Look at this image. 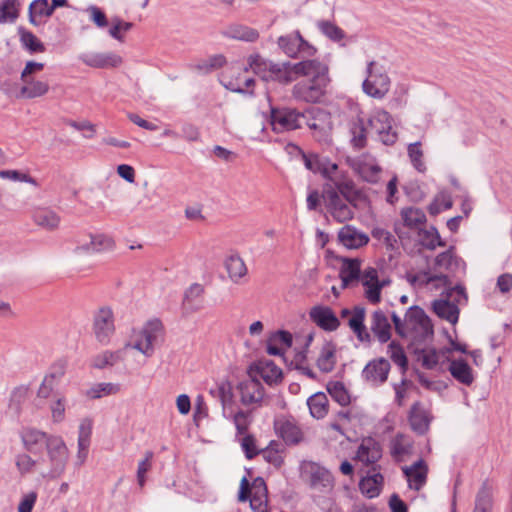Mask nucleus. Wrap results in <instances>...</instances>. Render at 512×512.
Masks as SVG:
<instances>
[{
    "label": "nucleus",
    "instance_id": "obj_62",
    "mask_svg": "<svg viewBox=\"0 0 512 512\" xmlns=\"http://www.w3.org/2000/svg\"><path fill=\"white\" fill-rule=\"evenodd\" d=\"M56 399L50 404L51 418L55 423H60L65 418V398L61 395H55Z\"/></svg>",
    "mask_w": 512,
    "mask_h": 512
},
{
    "label": "nucleus",
    "instance_id": "obj_1",
    "mask_svg": "<svg viewBox=\"0 0 512 512\" xmlns=\"http://www.w3.org/2000/svg\"><path fill=\"white\" fill-rule=\"evenodd\" d=\"M309 67L304 69L300 77H307L309 80L301 81L292 88V96L299 101L316 103L320 101L329 83L328 67L318 60H306Z\"/></svg>",
    "mask_w": 512,
    "mask_h": 512
},
{
    "label": "nucleus",
    "instance_id": "obj_40",
    "mask_svg": "<svg viewBox=\"0 0 512 512\" xmlns=\"http://www.w3.org/2000/svg\"><path fill=\"white\" fill-rule=\"evenodd\" d=\"M360 268L361 262L358 259H343L339 272L343 288L348 287L351 282L359 279Z\"/></svg>",
    "mask_w": 512,
    "mask_h": 512
},
{
    "label": "nucleus",
    "instance_id": "obj_57",
    "mask_svg": "<svg viewBox=\"0 0 512 512\" xmlns=\"http://www.w3.org/2000/svg\"><path fill=\"white\" fill-rule=\"evenodd\" d=\"M351 134V142L354 147L363 148L366 145L367 127L362 119L353 122Z\"/></svg>",
    "mask_w": 512,
    "mask_h": 512
},
{
    "label": "nucleus",
    "instance_id": "obj_4",
    "mask_svg": "<svg viewBox=\"0 0 512 512\" xmlns=\"http://www.w3.org/2000/svg\"><path fill=\"white\" fill-rule=\"evenodd\" d=\"M467 302L465 288L461 285H455L447 291H442L440 298L432 303L434 313L441 319L454 325L458 322L460 308L459 306Z\"/></svg>",
    "mask_w": 512,
    "mask_h": 512
},
{
    "label": "nucleus",
    "instance_id": "obj_11",
    "mask_svg": "<svg viewBox=\"0 0 512 512\" xmlns=\"http://www.w3.org/2000/svg\"><path fill=\"white\" fill-rule=\"evenodd\" d=\"M370 131L378 135L379 140L385 145H392L397 140V133L393 131L391 116L384 110L376 111L368 120Z\"/></svg>",
    "mask_w": 512,
    "mask_h": 512
},
{
    "label": "nucleus",
    "instance_id": "obj_18",
    "mask_svg": "<svg viewBox=\"0 0 512 512\" xmlns=\"http://www.w3.org/2000/svg\"><path fill=\"white\" fill-rule=\"evenodd\" d=\"M337 240L346 249L356 250L368 244L369 236L355 226L346 224L339 229Z\"/></svg>",
    "mask_w": 512,
    "mask_h": 512
},
{
    "label": "nucleus",
    "instance_id": "obj_27",
    "mask_svg": "<svg viewBox=\"0 0 512 512\" xmlns=\"http://www.w3.org/2000/svg\"><path fill=\"white\" fill-rule=\"evenodd\" d=\"M310 318L317 326L326 331H334L340 325L335 313L327 306L313 307L310 311Z\"/></svg>",
    "mask_w": 512,
    "mask_h": 512
},
{
    "label": "nucleus",
    "instance_id": "obj_35",
    "mask_svg": "<svg viewBox=\"0 0 512 512\" xmlns=\"http://www.w3.org/2000/svg\"><path fill=\"white\" fill-rule=\"evenodd\" d=\"M493 486L486 480L482 483L475 496L472 512H492Z\"/></svg>",
    "mask_w": 512,
    "mask_h": 512
},
{
    "label": "nucleus",
    "instance_id": "obj_29",
    "mask_svg": "<svg viewBox=\"0 0 512 512\" xmlns=\"http://www.w3.org/2000/svg\"><path fill=\"white\" fill-rule=\"evenodd\" d=\"M411 489L420 490L426 483L428 468L424 460L420 459L411 466L402 468Z\"/></svg>",
    "mask_w": 512,
    "mask_h": 512
},
{
    "label": "nucleus",
    "instance_id": "obj_58",
    "mask_svg": "<svg viewBox=\"0 0 512 512\" xmlns=\"http://www.w3.org/2000/svg\"><path fill=\"white\" fill-rule=\"evenodd\" d=\"M317 26L319 30L332 41L339 42L345 37L344 31L330 21H319Z\"/></svg>",
    "mask_w": 512,
    "mask_h": 512
},
{
    "label": "nucleus",
    "instance_id": "obj_25",
    "mask_svg": "<svg viewBox=\"0 0 512 512\" xmlns=\"http://www.w3.org/2000/svg\"><path fill=\"white\" fill-rule=\"evenodd\" d=\"M448 361V371L451 376L459 383L465 386H471L475 380V376L472 368L469 366L466 360L459 359H451L447 357Z\"/></svg>",
    "mask_w": 512,
    "mask_h": 512
},
{
    "label": "nucleus",
    "instance_id": "obj_21",
    "mask_svg": "<svg viewBox=\"0 0 512 512\" xmlns=\"http://www.w3.org/2000/svg\"><path fill=\"white\" fill-rule=\"evenodd\" d=\"M362 285L365 287V297L373 304L380 302L381 290L386 285V281H379L378 272L374 268L364 270L361 275Z\"/></svg>",
    "mask_w": 512,
    "mask_h": 512
},
{
    "label": "nucleus",
    "instance_id": "obj_3",
    "mask_svg": "<svg viewBox=\"0 0 512 512\" xmlns=\"http://www.w3.org/2000/svg\"><path fill=\"white\" fill-rule=\"evenodd\" d=\"M164 338V327L159 319L147 321L143 327L135 331L124 349L133 348L143 354L145 357H151L154 354L155 346Z\"/></svg>",
    "mask_w": 512,
    "mask_h": 512
},
{
    "label": "nucleus",
    "instance_id": "obj_45",
    "mask_svg": "<svg viewBox=\"0 0 512 512\" xmlns=\"http://www.w3.org/2000/svg\"><path fill=\"white\" fill-rule=\"evenodd\" d=\"M307 405L311 416L316 419H322L328 413V398L323 392H317L310 396Z\"/></svg>",
    "mask_w": 512,
    "mask_h": 512
},
{
    "label": "nucleus",
    "instance_id": "obj_17",
    "mask_svg": "<svg viewBox=\"0 0 512 512\" xmlns=\"http://www.w3.org/2000/svg\"><path fill=\"white\" fill-rule=\"evenodd\" d=\"M352 169L365 181L376 183L380 178L381 167L370 155H362L350 161Z\"/></svg>",
    "mask_w": 512,
    "mask_h": 512
},
{
    "label": "nucleus",
    "instance_id": "obj_19",
    "mask_svg": "<svg viewBox=\"0 0 512 512\" xmlns=\"http://www.w3.org/2000/svg\"><path fill=\"white\" fill-rule=\"evenodd\" d=\"M278 45L289 57H295L300 52L308 56L315 53V49L302 38L299 32L279 37Z\"/></svg>",
    "mask_w": 512,
    "mask_h": 512
},
{
    "label": "nucleus",
    "instance_id": "obj_64",
    "mask_svg": "<svg viewBox=\"0 0 512 512\" xmlns=\"http://www.w3.org/2000/svg\"><path fill=\"white\" fill-rule=\"evenodd\" d=\"M372 237L386 245L387 249H395L397 243L396 238L386 229L375 227L372 229Z\"/></svg>",
    "mask_w": 512,
    "mask_h": 512
},
{
    "label": "nucleus",
    "instance_id": "obj_41",
    "mask_svg": "<svg viewBox=\"0 0 512 512\" xmlns=\"http://www.w3.org/2000/svg\"><path fill=\"white\" fill-rule=\"evenodd\" d=\"M384 478L379 472H373L371 475L364 477L360 483L359 488L361 492L368 498L377 497L382 489Z\"/></svg>",
    "mask_w": 512,
    "mask_h": 512
},
{
    "label": "nucleus",
    "instance_id": "obj_55",
    "mask_svg": "<svg viewBox=\"0 0 512 512\" xmlns=\"http://www.w3.org/2000/svg\"><path fill=\"white\" fill-rule=\"evenodd\" d=\"M304 163L307 169L320 173L324 176L328 172L329 166L333 163L327 157H320L318 155H304Z\"/></svg>",
    "mask_w": 512,
    "mask_h": 512
},
{
    "label": "nucleus",
    "instance_id": "obj_61",
    "mask_svg": "<svg viewBox=\"0 0 512 512\" xmlns=\"http://www.w3.org/2000/svg\"><path fill=\"white\" fill-rule=\"evenodd\" d=\"M111 23L112 26L109 29V35L118 41H123L122 34L128 32L133 26L131 22H125L118 17L112 18Z\"/></svg>",
    "mask_w": 512,
    "mask_h": 512
},
{
    "label": "nucleus",
    "instance_id": "obj_13",
    "mask_svg": "<svg viewBox=\"0 0 512 512\" xmlns=\"http://www.w3.org/2000/svg\"><path fill=\"white\" fill-rule=\"evenodd\" d=\"M335 190L326 192V207L333 217L339 223L351 220L354 217L352 207Z\"/></svg>",
    "mask_w": 512,
    "mask_h": 512
},
{
    "label": "nucleus",
    "instance_id": "obj_2",
    "mask_svg": "<svg viewBox=\"0 0 512 512\" xmlns=\"http://www.w3.org/2000/svg\"><path fill=\"white\" fill-rule=\"evenodd\" d=\"M391 319L396 333L401 337L425 339L433 334V326L429 317L418 306L410 307L403 320L396 312L392 311Z\"/></svg>",
    "mask_w": 512,
    "mask_h": 512
},
{
    "label": "nucleus",
    "instance_id": "obj_39",
    "mask_svg": "<svg viewBox=\"0 0 512 512\" xmlns=\"http://www.w3.org/2000/svg\"><path fill=\"white\" fill-rule=\"evenodd\" d=\"M224 266L230 280L235 284H240L241 279L247 274V267L243 259L238 255H231L226 258Z\"/></svg>",
    "mask_w": 512,
    "mask_h": 512
},
{
    "label": "nucleus",
    "instance_id": "obj_44",
    "mask_svg": "<svg viewBox=\"0 0 512 512\" xmlns=\"http://www.w3.org/2000/svg\"><path fill=\"white\" fill-rule=\"evenodd\" d=\"M416 241L426 249L434 250L438 246H444L435 227L426 229L425 226L414 236Z\"/></svg>",
    "mask_w": 512,
    "mask_h": 512
},
{
    "label": "nucleus",
    "instance_id": "obj_33",
    "mask_svg": "<svg viewBox=\"0 0 512 512\" xmlns=\"http://www.w3.org/2000/svg\"><path fill=\"white\" fill-rule=\"evenodd\" d=\"M249 374L259 381L262 379L269 385L276 384L282 379L281 369L271 362L251 367Z\"/></svg>",
    "mask_w": 512,
    "mask_h": 512
},
{
    "label": "nucleus",
    "instance_id": "obj_7",
    "mask_svg": "<svg viewBox=\"0 0 512 512\" xmlns=\"http://www.w3.org/2000/svg\"><path fill=\"white\" fill-rule=\"evenodd\" d=\"M367 76L363 81V91L370 97L382 99L390 89V79L383 65L371 61L367 65Z\"/></svg>",
    "mask_w": 512,
    "mask_h": 512
},
{
    "label": "nucleus",
    "instance_id": "obj_6",
    "mask_svg": "<svg viewBox=\"0 0 512 512\" xmlns=\"http://www.w3.org/2000/svg\"><path fill=\"white\" fill-rule=\"evenodd\" d=\"M46 451L49 469L42 475L50 479L59 478L64 473L69 458V451L62 437L51 436Z\"/></svg>",
    "mask_w": 512,
    "mask_h": 512
},
{
    "label": "nucleus",
    "instance_id": "obj_28",
    "mask_svg": "<svg viewBox=\"0 0 512 512\" xmlns=\"http://www.w3.org/2000/svg\"><path fill=\"white\" fill-rule=\"evenodd\" d=\"M382 456L380 444L373 438H364L357 450L356 458L365 465L376 463Z\"/></svg>",
    "mask_w": 512,
    "mask_h": 512
},
{
    "label": "nucleus",
    "instance_id": "obj_50",
    "mask_svg": "<svg viewBox=\"0 0 512 512\" xmlns=\"http://www.w3.org/2000/svg\"><path fill=\"white\" fill-rule=\"evenodd\" d=\"M20 41L30 53H43L44 44L30 31L19 28Z\"/></svg>",
    "mask_w": 512,
    "mask_h": 512
},
{
    "label": "nucleus",
    "instance_id": "obj_8",
    "mask_svg": "<svg viewBox=\"0 0 512 512\" xmlns=\"http://www.w3.org/2000/svg\"><path fill=\"white\" fill-rule=\"evenodd\" d=\"M115 318L109 306L99 307L92 316V333L101 345H108L115 334Z\"/></svg>",
    "mask_w": 512,
    "mask_h": 512
},
{
    "label": "nucleus",
    "instance_id": "obj_20",
    "mask_svg": "<svg viewBox=\"0 0 512 512\" xmlns=\"http://www.w3.org/2000/svg\"><path fill=\"white\" fill-rule=\"evenodd\" d=\"M408 280L412 285L426 286L431 290L444 289L447 291L454 288L447 275L430 274L429 272H420L414 275H408Z\"/></svg>",
    "mask_w": 512,
    "mask_h": 512
},
{
    "label": "nucleus",
    "instance_id": "obj_31",
    "mask_svg": "<svg viewBox=\"0 0 512 512\" xmlns=\"http://www.w3.org/2000/svg\"><path fill=\"white\" fill-rule=\"evenodd\" d=\"M336 352L337 348L333 342L323 343L316 359V366L321 372L329 373L335 368L337 363Z\"/></svg>",
    "mask_w": 512,
    "mask_h": 512
},
{
    "label": "nucleus",
    "instance_id": "obj_23",
    "mask_svg": "<svg viewBox=\"0 0 512 512\" xmlns=\"http://www.w3.org/2000/svg\"><path fill=\"white\" fill-rule=\"evenodd\" d=\"M241 402L245 405L255 404L263 399L264 392L260 381L248 373V378L239 383Z\"/></svg>",
    "mask_w": 512,
    "mask_h": 512
},
{
    "label": "nucleus",
    "instance_id": "obj_12",
    "mask_svg": "<svg viewBox=\"0 0 512 512\" xmlns=\"http://www.w3.org/2000/svg\"><path fill=\"white\" fill-rule=\"evenodd\" d=\"M271 67L272 69L269 74V81H277L282 84H289L299 78L301 73L304 72V69L309 67V64H306L305 60L298 63H274Z\"/></svg>",
    "mask_w": 512,
    "mask_h": 512
},
{
    "label": "nucleus",
    "instance_id": "obj_5",
    "mask_svg": "<svg viewBox=\"0 0 512 512\" xmlns=\"http://www.w3.org/2000/svg\"><path fill=\"white\" fill-rule=\"evenodd\" d=\"M400 217L401 222L395 223L394 230L402 244L405 245L425 226L427 219L425 213L415 207L403 208Z\"/></svg>",
    "mask_w": 512,
    "mask_h": 512
},
{
    "label": "nucleus",
    "instance_id": "obj_34",
    "mask_svg": "<svg viewBox=\"0 0 512 512\" xmlns=\"http://www.w3.org/2000/svg\"><path fill=\"white\" fill-rule=\"evenodd\" d=\"M413 441L405 434L398 433L391 440L390 452L392 457L398 461H404V459L412 453Z\"/></svg>",
    "mask_w": 512,
    "mask_h": 512
},
{
    "label": "nucleus",
    "instance_id": "obj_22",
    "mask_svg": "<svg viewBox=\"0 0 512 512\" xmlns=\"http://www.w3.org/2000/svg\"><path fill=\"white\" fill-rule=\"evenodd\" d=\"M390 367L388 360L384 358L375 359L364 367L362 376L367 382L379 385L387 380Z\"/></svg>",
    "mask_w": 512,
    "mask_h": 512
},
{
    "label": "nucleus",
    "instance_id": "obj_38",
    "mask_svg": "<svg viewBox=\"0 0 512 512\" xmlns=\"http://www.w3.org/2000/svg\"><path fill=\"white\" fill-rule=\"evenodd\" d=\"M33 220L36 225L51 231L57 229L61 222L60 216L54 210L48 208L36 210L33 214Z\"/></svg>",
    "mask_w": 512,
    "mask_h": 512
},
{
    "label": "nucleus",
    "instance_id": "obj_24",
    "mask_svg": "<svg viewBox=\"0 0 512 512\" xmlns=\"http://www.w3.org/2000/svg\"><path fill=\"white\" fill-rule=\"evenodd\" d=\"M80 60L87 66L93 68H114L122 63V58L113 53H84Z\"/></svg>",
    "mask_w": 512,
    "mask_h": 512
},
{
    "label": "nucleus",
    "instance_id": "obj_32",
    "mask_svg": "<svg viewBox=\"0 0 512 512\" xmlns=\"http://www.w3.org/2000/svg\"><path fill=\"white\" fill-rule=\"evenodd\" d=\"M409 423L416 433L422 435L427 432L430 424V416L420 402H416L412 405L409 414Z\"/></svg>",
    "mask_w": 512,
    "mask_h": 512
},
{
    "label": "nucleus",
    "instance_id": "obj_52",
    "mask_svg": "<svg viewBox=\"0 0 512 512\" xmlns=\"http://www.w3.org/2000/svg\"><path fill=\"white\" fill-rule=\"evenodd\" d=\"M26 85L21 88V95L27 98H37L45 95L49 91L47 82L39 80H29Z\"/></svg>",
    "mask_w": 512,
    "mask_h": 512
},
{
    "label": "nucleus",
    "instance_id": "obj_53",
    "mask_svg": "<svg viewBox=\"0 0 512 512\" xmlns=\"http://www.w3.org/2000/svg\"><path fill=\"white\" fill-rule=\"evenodd\" d=\"M19 16V2L4 0L0 4V23H13Z\"/></svg>",
    "mask_w": 512,
    "mask_h": 512
},
{
    "label": "nucleus",
    "instance_id": "obj_49",
    "mask_svg": "<svg viewBox=\"0 0 512 512\" xmlns=\"http://www.w3.org/2000/svg\"><path fill=\"white\" fill-rule=\"evenodd\" d=\"M448 353H450V349L440 351L433 348L424 349L420 356L422 366L427 369H433L443 359H447Z\"/></svg>",
    "mask_w": 512,
    "mask_h": 512
},
{
    "label": "nucleus",
    "instance_id": "obj_60",
    "mask_svg": "<svg viewBox=\"0 0 512 512\" xmlns=\"http://www.w3.org/2000/svg\"><path fill=\"white\" fill-rule=\"evenodd\" d=\"M451 196L447 193H440L436 196L433 203L429 205V213L432 215L439 214L442 210H447L452 207Z\"/></svg>",
    "mask_w": 512,
    "mask_h": 512
},
{
    "label": "nucleus",
    "instance_id": "obj_26",
    "mask_svg": "<svg viewBox=\"0 0 512 512\" xmlns=\"http://www.w3.org/2000/svg\"><path fill=\"white\" fill-rule=\"evenodd\" d=\"M91 434H92V421L90 419H83L79 425L78 431V451L76 455V466H82L87 457H88V449L91 442Z\"/></svg>",
    "mask_w": 512,
    "mask_h": 512
},
{
    "label": "nucleus",
    "instance_id": "obj_42",
    "mask_svg": "<svg viewBox=\"0 0 512 512\" xmlns=\"http://www.w3.org/2000/svg\"><path fill=\"white\" fill-rule=\"evenodd\" d=\"M223 35L231 39L246 42H254L259 38V33L257 30L240 24H233L228 26L223 31Z\"/></svg>",
    "mask_w": 512,
    "mask_h": 512
},
{
    "label": "nucleus",
    "instance_id": "obj_36",
    "mask_svg": "<svg viewBox=\"0 0 512 512\" xmlns=\"http://www.w3.org/2000/svg\"><path fill=\"white\" fill-rule=\"evenodd\" d=\"M204 293V288L201 284L194 283L190 285L183 297L182 307L186 313L196 312L201 308L200 298Z\"/></svg>",
    "mask_w": 512,
    "mask_h": 512
},
{
    "label": "nucleus",
    "instance_id": "obj_30",
    "mask_svg": "<svg viewBox=\"0 0 512 512\" xmlns=\"http://www.w3.org/2000/svg\"><path fill=\"white\" fill-rule=\"evenodd\" d=\"M276 433L287 443L296 444L301 440L300 428L293 420L279 418L274 423Z\"/></svg>",
    "mask_w": 512,
    "mask_h": 512
},
{
    "label": "nucleus",
    "instance_id": "obj_16",
    "mask_svg": "<svg viewBox=\"0 0 512 512\" xmlns=\"http://www.w3.org/2000/svg\"><path fill=\"white\" fill-rule=\"evenodd\" d=\"M365 315L366 310L363 306H355L352 311L347 308L341 311L342 318L349 317L348 325L357 339L362 343H370L371 335L364 324Z\"/></svg>",
    "mask_w": 512,
    "mask_h": 512
},
{
    "label": "nucleus",
    "instance_id": "obj_46",
    "mask_svg": "<svg viewBox=\"0 0 512 512\" xmlns=\"http://www.w3.org/2000/svg\"><path fill=\"white\" fill-rule=\"evenodd\" d=\"M52 435L36 429H29L23 433L22 440L27 450L36 452L37 446H47L48 440Z\"/></svg>",
    "mask_w": 512,
    "mask_h": 512
},
{
    "label": "nucleus",
    "instance_id": "obj_51",
    "mask_svg": "<svg viewBox=\"0 0 512 512\" xmlns=\"http://www.w3.org/2000/svg\"><path fill=\"white\" fill-rule=\"evenodd\" d=\"M407 153L412 166L419 173H425L427 167L423 160V150L421 149V142L418 141L410 143L407 147Z\"/></svg>",
    "mask_w": 512,
    "mask_h": 512
},
{
    "label": "nucleus",
    "instance_id": "obj_47",
    "mask_svg": "<svg viewBox=\"0 0 512 512\" xmlns=\"http://www.w3.org/2000/svg\"><path fill=\"white\" fill-rule=\"evenodd\" d=\"M249 66L253 72L259 75L263 80L269 81V74L274 62L269 61L261 57L260 55H251L249 57Z\"/></svg>",
    "mask_w": 512,
    "mask_h": 512
},
{
    "label": "nucleus",
    "instance_id": "obj_9",
    "mask_svg": "<svg viewBox=\"0 0 512 512\" xmlns=\"http://www.w3.org/2000/svg\"><path fill=\"white\" fill-rule=\"evenodd\" d=\"M301 474L310 488L314 490L326 491L333 487L332 474L315 462H304L301 466Z\"/></svg>",
    "mask_w": 512,
    "mask_h": 512
},
{
    "label": "nucleus",
    "instance_id": "obj_48",
    "mask_svg": "<svg viewBox=\"0 0 512 512\" xmlns=\"http://www.w3.org/2000/svg\"><path fill=\"white\" fill-rule=\"evenodd\" d=\"M53 13V7H50L48 0H34L29 6V21L33 25H38L37 17H48Z\"/></svg>",
    "mask_w": 512,
    "mask_h": 512
},
{
    "label": "nucleus",
    "instance_id": "obj_63",
    "mask_svg": "<svg viewBox=\"0 0 512 512\" xmlns=\"http://www.w3.org/2000/svg\"><path fill=\"white\" fill-rule=\"evenodd\" d=\"M334 185L344 200L348 201L349 203H352L355 200V189L352 181L344 180L342 176L334 183Z\"/></svg>",
    "mask_w": 512,
    "mask_h": 512
},
{
    "label": "nucleus",
    "instance_id": "obj_54",
    "mask_svg": "<svg viewBox=\"0 0 512 512\" xmlns=\"http://www.w3.org/2000/svg\"><path fill=\"white\" fill-rule=\"evenodd\" d=\"M120 386L115 383H98L87 390L86 395L91 399H99L104 396L118 393Z\"/></svg>",
    "mask_w": 512,
    "mask_h": 512
},
{
    "label": "nucleus",
    "instance_id": "obj_14",
    "mask_svg": "<svg viewBox=\"0 0 512 512\" xmlns=\"http://www.w3.org/2000/svg\"><path fill=\"white\" fill-rule=\"evenodd\" d=\"M391 312L382 309L373 311L370 315V330L380 343H387L392 335Z\"/></svg>",
    "mask_w": 512,
    "mask_h": 512
},
{
    "label": "nucleus",
    "instance_id": "obj_43",
    "mask_svg": "<svg viewBox=\"0 0 512 512\" xmlns=\"http://www.w3.org/2000/svg\"><path fill=\"white\" fill-rule=\"evenodd\" d=\"M125 350L124 348L117 351L105 350L92 358L91 366L96 369L111 367L123 359Z\"/></svg>",
    "mask_w": 512,
    "mask_h": 512
},
{
    "label": "nucleus",
    "instance_id": "obj_37",
    "mask_svg": "<svg viewBox=\"0 0 512 512\" xmlns=\"http://www.w3.org/2000/svg\"><path fill=\"white\" fill-rule=\"evenodd\" d=\"M250 496H267V487L263 478H256L251 487L246 477H243L240 483L238 499L241 502L248 500Z\"/></svg>",
    "mask_w": 512,
    "mask_h": 512
},
{
    "label": "nucleus",
    "instance_id": "obj_59",
    "mask_svg": "<svg viewBox=\"0 0 512 512\" xmlns=\"http://www.w3.org/2000/svg\"><path fill=\"white\" fill-rule=\"evenodd\" d=\"M328 392L341 406H346L350 403V396L341 382L330 383L328 385Z\"/></svg>",
    "mask_w": 512,
    "mask_h": 512
},
{
    "label": "nucleus",
    "instance_id": "obj_56",
    "mask_svg": "<svg viewBox=\"0 0 512 512\" xmlns=\"http://www.w3.org/2000/svg\"><path fill=\"white\" fill-rule=\"evenodd\" d=\"M65 371L66 362L64 360H58L50 366L48 372L43 378V381L57 387L61 378L64 376Z\"/></svg>",
    "mask_w": 512,
    "mask_h": 512
},
{
    "label": "nucleus",
    "instance_id": "obj_15",
    "mask_svg": "<svg viewBox=\"0 0 512 512\" xmlns=\"http://www.w3.org/2000/svg\"><path fill=\"white\" fill-rule=\"evenodd\" d=\"M114 244V240L110 236L104 234H90L87 239H82L77 242L74 253L81 255L109 251L113 249Z\"/></svg>",
    "mask_w": 512,
    "mask_h": 512
},
{
    "label": "nucleus",
    "instance_id": "obj_10",
    "mask_svg": "<svg viewBox=\"0 0 512 512\" xmlns=\"http://www.w3.org/2000/svg\"><path fill=\"white\" fill-rule=\"evenodd\" d=\"M305 115L291 108H271L270 124L277 133L295 130L301 127Z\"/></svg>",
    "mask_w": 512,
    "mask_h": 512
}]
</instances>
